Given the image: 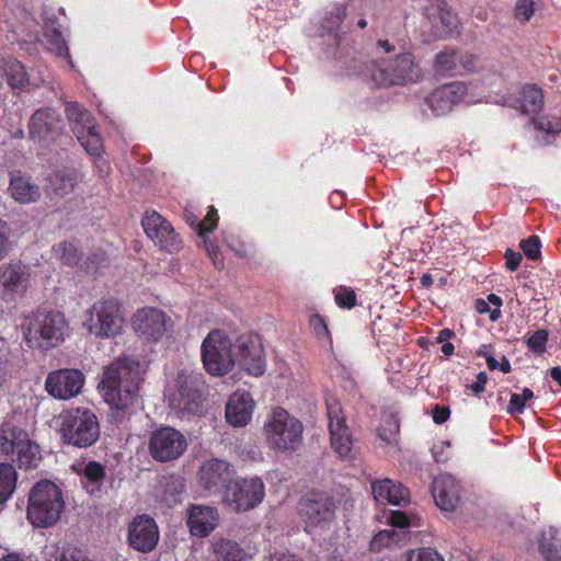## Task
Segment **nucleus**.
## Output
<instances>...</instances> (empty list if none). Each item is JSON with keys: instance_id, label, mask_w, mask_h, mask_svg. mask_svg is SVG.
I'll use <instances>...</instances> for the list:
<instances>
[{"instance_id": "obj_1", "label": "nucleus", "mask_w": 561, "mask_h": 561, "mask_svg": "<svg viewBox=\"0 0 561 561\" xmlns=\"http://www.w3.org/2000/svg\"><path fill=\"white\" fill-rule=\"evenodd\" d=\"M140 363L127 356L118 357L104 367L98 385L105 402L110 405L111 421L118 424L128 415L137 400L140 385Z\"/></svg>"}, {"instance_id": "obj_2", "label": "nucleus", "mask_w": 561, "mask_h": 561, "mask_svg": "<svg viewBox=\"0 0 561 561\" xmlns=\"http://www.w3.org/2000/svg\"><path fill=\"white\" fill-rule=\"evenodd\" d=\"M359 76L374 88H390L419 81L422 71L411 53H402L394 59L365 64Z\"/></svg>"}, {"instance_id": "obj_3", "label": "nucleus", "mask_w": 561, "mask_h": 561, "mask_svg": "<svg viewBox=\"0 0 561 561\" xmlns=\"http://www.w3.org/2000/svg\"><path fill=\"white\" fill-rule=\"evenodd\" d=\"M58 433L66 446L82 449L92 447L101 436L98 415L89 408L77 407L60 413Z\"/></svg>"}, {"instance_id": "obj_4", "label": "nucleus", "mask_w": 561, "mask_h": 561, "mask_svg": "<svg viewBox=\"0 0 561 561\" xmlns=\"http://www.w3.org/2000/svg\"><path fill=\"white\" fill-rule=\"evenodd\" d=\"M207 385L202 373L183 369L175 379V390L170 396L169 407L180 419L190 420L204 412Z\"/></svg>"}, {"instance_id": "obj_5", "label": "nucleus", "mask_w": 561, "mask_h": 561, "mask_svg": "<svg viewBox=\"0 0 561 561\" xmlns=\"http://www.w3.org/2000/svg\"><path fill=\"white\" fill-rule=\"evenodd\" d=\"M82 324L95 339H115L126 327L123 304L112 296L95 300L84 312Z\"/></svg>"}, {"instance_id": "obj_6", "label": "nucleus", "mask_w": 561, "mask_h": 561, "mask_svg": "<svg viewBox=\"0 0 561 561\" xmlns=\"http://www.w3.org/2000/svg\"><path fill=\"white\" fill-rule=\"evenodd\" d=\"M65 508L61 489L49 480L36 482L30 491L27 518L35 527H50L56 524Z\"/></svg>"}, {"instance_id": "obj_7", "label": "nucleus", "mask_w": 561, "mask_h": 561, "mask_svg": "<svg viewBox=\"0 0 561 561\" xmlns=\"http://www.w3.org/2000/svg\"><path fill=\"white\" fill-rule=\"evenodd\" d=\"M68 331L69 324L59 311H50L37 317L27 327L23 325V335L28 346L44 351L59 346Z\"/></svg>"}, {"instance_id": "obj_8", "label": "nucleus", "mask_w": 561, "mask_h": 561, "mask_svg": "<svg viewBox=\"0 0 561 561\" xmlns=\"http://www.w3.org/2000/svg\"><path fill=\"white\" fill-rule=\"evenodd\" d=\"M266 439L271 447L277 451H295L301 445L304 426L285 409L273 410L268 421L264 424Z\"/></svg>"}, {"instance_id": "obj_9", "label": "nucleus", "mask_w": 561, "mask_h": 561, "mask_svg": "<svg viewBox=\"0 0 561 561\" xmlns=\"http://www.w3.org/2000/svg\"><path fill=\"white\" fill-rule=\"evenodd\" d=\"M202 359L207 373L224 376L234 365V343L225 331L211 330L202 343Z\"/></svg>"}, {"instance_id": "obj_10", "label": "nucleus", "mask_w": 561, "mask_h": 561, "mask_svg": "<svg viewBox=\"0 0 561 561\" xmlns=\"http://www.w3.org/2000/svg\"><path fill=\"white\" fill-rule=\"evenodd\" d=\"M335 501L323 491H310L298 503V513L308 533L330 525L335 518Z\"/></svg>"}, {"instance_id": "obj_11", "label": "nucleus", "mask_w": 561, "mask_h": 561, "mask_svg": "<svg viewBox=\"0 0 561 561\" xmlns=\"http://www.w3.org/2000/svg\"><path fill=\"white\" fill-rule=\"evenodd\" d=\"M187 449L185 435L168 425L151 432L148 442L149 455L158 462H171L179 459Z\"/></svg>"}, {"instance_id": "obj_12", "label": "nucleus", "mask_w": 561, "mask_h": 561, "mask_svg": "<svg viewBox=\"0 0 561 561\" xmlns=\"http://www.w3.org/2000/svg\"><path fill=\"white\" fill-rule=\"evenodd\" d=\"M265 496V485L257 478L233 480L222 495L224 502L236 512H247L257 506Z\"/></svg>"}, {"instance_id": "obj_13", "label": "nucleus", "mask_w": 561, "mask_h": 561, "mask_svg": "<svg viewBox=\"0 0 561 561\" xmlns=\"http://www.w3.org/2000/svg\"><path fill=\"white\" fill-rule=\"evenodd\" d=\"M141 226L149 239L161 249L173 253L182 248V239L175 232L171 222L156 210H146L141 218Z\"/></svg>"}, {"instance_id": "obj_14", "label": "nucleus", "mask_w": 561, "mask_h": 561, "mask_svg": "<svg viewBox=\"0 0 561 561\" xmlns=\"http://www.w3.org/2000/svg\"><path fill=\"white\" fill-rule=\"evenodd\" d=\"M327 410L331 446L340 458H351L354 440L351 430L345 423L341 403L334 399L328 400Z\"/></svg>"}, {"instance_id": "obj_15", "label": "nucleus", "mask_w": 561, "mask_h": 561, "mask_svg": "<svg viewBox=\"0 0 561 561\" xmlns=\"http://www.w3.org/2000/svg\"><path fill=\"white\" fill-rule=\"evenodd\" d=\"M27 128L33 141L48 146L62 134L64 121L54 108L43 107L31 116Z\"/></svg>"}, {"instance_id": "obj_16", "label": "nucleus", "mask_w": 561, "mask_h": 561, "mask_svg": "<svg viewBox=\"0 0 561 561\" xmlns=\"http://www.w3.org/2000/svg\"><path fill=\"white\" fill-rule=\"evenodd\" d=\"M159 528L156 520L147 515L135 516L127 528V543L138 552L149 553L159 542Z\"/></svg>"}, {"instance_id": "obj_17", "label": "nucleus", "mask_w": 561, "mask_h": 561, "mask_svg": "<svg viewBox=\"0 0 561 561\" xmlns=\"http://www.w3.org/2000/svg\"><path fill=\"white\" fill-rule=\"evenodd\" d=\"M84 385V375L79 369H58L50 371L45 379V390L58 400L77 397Z\"/></svg>"}, {"instance_id": "obj_18", "label": "nucleus", "mask_w": 561, "mask_h": 561, "mask_svg": "<svg viewBox=\"0 0 561 561\" xmlns=\"http://www.w3.org/2000/svg\"><path fill=\"white\" fill-rule=\"evenodd\" d=\"M255 377L265 371L264 351L256 336L243 334L234 341V363Z\"/></svg>"}, {"instance_id": "obj_19", "label": "nucleus", "mask_w": 561, "mask_h": 561, "mask_svg": "<svg viewBox=\"0 0 561 561\" xmlns=\"http://www.w3.org/2000/svg\"><path fill=\"white\" fill-rule=\"evenodd\" d=\"M30 282L28 267L21 261L0 265V295L5 300L24 295Z\"/></svg>"}, {"instance_id": "obj_20", "label": "nucleus", "mask_w": 561, "mask_h": 561, "mask_svg": "<svg viewBox=\"0 0 561 561\" xmlns=\"http://www.w3.org/2000/svg\"><path fill=\"white\" fill-rule=\"evenodd\" d=\"M198 474L205 490L225 493L233 481L234 470L229 462L211 458L202 465Z\"/></svg>"}, {"instance_id": "obj_21", "label": "nucleus", "mask_w": 561, "mask_h": 561, "mask_svg": "<svg viewBox=\"0 0 561 561\" xmlns=\"http://www.w3.org/2000/svg\"><path fill=\"white\" fill-rule=\"evenodd\" d=\"M467 90V84L460 81L443 84L431 92L426 104L436 116L447 114L465 99Z\"/></svg>"}, {"instance_id": "obj_22", "label": "nucleus", "mask_w": 561, "mask_h": 561, "mask_svg": "<svg viewBox=\"0 0 561 561\" xmlns=\"http://www.w3.org/2000/svg\"><path fill=\"white\" fill-rule=\"evenodd\" d=\"M165 325V313L158 308L145 307L134 316L135 332L148 341H158L164 334Z\"/></svg>"}, {"instance_id": "obj_23", "label": "nucleus", "mask_w": 561, "mask_h": 561, "mask_svg": "<svg viewBox=\"0 0 561 561\" xmlns=\"http://www.w3.org/2000/svg\"><path fill=\"white\" fill-rule=\"evenodd\" d=\"M219 513L214 506L191 504L187 510V527L196 537L208 536L218 525Z\"/></svg>"}, {"instance_id": "obj_24", "label": "nucleus", "mask_w": 561, "mask_h": 561, "mask_svg": "<svg viewBox=\"0 0 561 561\" xmlns=\"http://www.w3.org/2000/svg\"><path fill=\"white\" fill-rule=\"evenodd\" d=\"M432 494L442 511L454 512L460 500V484L451 474H439L433 480Z\"/></svg>"}, {"instance_id": "obj_25", "label": "nucleus", "mask_w": 561, "mask_h": 561, "mask_svg": "<svg viewBox=\"0 0 561 561\" xmlns=\"http://www.w3.org/2000/svg\"><path fill=\"white\" fill-rule=\"evenodd\" d=\"M8 194L20 204L35 203L42 196L39 185L32 180L31 175L21 170L10 172Z\"/></svg>"}, {"instance_id": "obj_26", "label": "nucleus", "mask_w": 561, "mask_h": 561, "mask_svg": "<svg viewBox=\"0 0 561 561\" xmlns=\"http://www.w3.org/2000/svg\"><path fill=\"white\" fill-rule=\"evenodd\" d=\"M254 409V401L251 394L244 390L233 392L226 405V420L233 427L247 425Z\"/></svg>"}, {"instance_id": "obj_27", "label": "nucleus", "mask_w": 561, "mask_h": 561, "mask_svg": "<svg viewBox=\"0 0 561 561\" xmlns=\"http://www.w3.org/2000/svg\"><path fill=\"white\" fill-rule=\"evenodd\" d=\"M371 492L376 502L402 506L409 502V490L391 479L371 482Z\"/></svg>"}, {"instance_id": "obj_28", "label": "nucleus", "mask_w": 561, "mask_h": 561, "mask_svg": "<svg viewBox=\"0 0 561 561\" xmlns=\"http://www.w3.org/2000/svg\"><path fill=\"white\" fill-rule=\"evenodd\" d=\"M27 432L20 426L4 422L0 425V453L9 459H14V453L26 440Z\"/></svg>"}, {"instance_id": "obj_29", "label": "nucleus", "mask_w": 561, "mask_h": 561, "mask_svg": "<svg viewBox=\"0 0 561 561\" xmlns=\"http://www.w3.org/2000/svg\"><path fill=\"white\" fill-rule=\"evenodd\" d=\"M511 105L524 114L537 113L543 106V92L536 84H525Z\"/></svg>"}, {"instance_id": "obj_30", "label": "nucleus", "mask_w": 561, "mask_h": 561, "mask_svg": "<svg viewBox=\"0 0 561 561\" xmlns=\"http://www.w3.org/2000/svg\"><path fill=\"white\" fill-rule=\"evenodd\" d=\"M538 551L545 561H561V533L552 527L542 530L538 538Z\"/></svg>"}, {"instance_id": "obj_31", "label": "nucleus", "mask_w": 561, "mask_h": 561, "mask_svg": "<svg viewBox=\"0 0 561 561\" xmlns=\"http://www.w3.org/2000/svg\"><path fill=\"white\" fill-rule=\"evenodd\" d=\"M81 483L90 494L101 491L106 477L105 466L99 461L90 460L84 465L82 471L78 472Z\"/></svg>"}, {"instance_id": "obj_32", "label": "nucleus", "mask_w": 561, "mask_h": 561, "mask_svg": "<svg viewBox=\"0 0 561 561\" xmlns=\"http://www.w3.org/2000/svg\"><path fill=\"white\" fill-rule=\"evenodd\" d=\"M65 112L75 135L78 133L83 135L82 133L92 130L94 124L92 114L77 102L67 103Z\"/></svg>"}, {"instance_id": "obj_33", "label": "nucleus", "mask_w": 561, "mask_h": 561, "mask_svg": "<svg viewBox=\"0 0 561 561\" xmlns=\"http://www.w3.org/2000/svg\"><path fill=\"white\" fill-rule=\"evenodd\" d=\"M214 561H247L248 553L236 541L219 539L213 545Z\"/></svg>"}, {"instance_id": "obj_34", "label": "nucleus", "mask_w": 561, "mask_h": 561, "mask_svg": "<svg viewBox=\"0 0 561 561\" xmlns=\"http://www.w3.org/2000/svg\"><path fill=\"white\" fill-rule=\"evenodd\" d=\"M10 460L16 462L20 468H36L41 460L38 445L31 442L27 436L26 440L14 453V459Z\"/></svg>"}, {"instance_id": "obj_35", "label": "nucleus", "mask_w": 561, "mask_h": 561, "mask_svg": "<svg viewBox=\"0 0 561 561\" xmlns=\"http://www.w3.org/2000/svg\"><path fill=\"white\" fill-rule=\"evenodd\" d=\"M18 483V472L8 462H0V505L4 504L14 493Z\"/></svg>"}, {"instance_id": "obj_36", "label": "nucleus", "mask_w": 561, "mask_h": 561, "mask_svg": "<svg viewBox=\"0 0 561 561\" xmlns=\"http://www.w3.org/2000/svg\"><path fill=\"white\" fill-rule=\"evenodd\" d=\"M54 192L59 196H65L75 190L77 176L75 171H57L50 179Z\"/></svg>"}, {"instance_id": "obj_37", "label": "nucleus", "mask_w": 561, "mask_h": 561, "mask_svg": "<svg viewBox=\"0 0 561 561\" xmlns=\"http://www.w3.org/2000/svg\"><path fill=\"white\" fill-rule=\"evenodd\" d=\"M404 538V534L392 528L378 531L369 543L373 552H380L383 548H389L392 543H397Z\"/></svg>"}, {"instance_id": "obj_38", "label": "nucleus", "mask_w": 561, "mask_h": 561, "mask_svg": "<svg viewBox=\"0 0 561 561\" xmlns=\"http://www.w3.org/2000/svg\"><path fill=\"white\" fill-rule=\"evenodd\" d=\"M436 67L439 72L450 76L459 75L458 50L446 49L436 56Z\"/></svg>"}, {"instance_id": "obj_39", "label": "nucleus", "mask_w": 561, "mask_h": 561, "mask_svg": "<svg viewBox=\"0 0 561 561\" xmlns=\"http://www.w3.org/2000/svg\"><path fill=\"white\" fill-rule=\"evenodd\" d=\"M434 23L436 26L440 24L439 36L443 38L451 36L458 26L457 16L444 7L438 8V13Z\"/></svg>"}, {"instance_id": "obj_40", "label": "nucleus", "mask_w": 561, "mask_h": 561, "mask_svg": "<svg viewBox=\"0 0 561 561\" xmlns=\"http://www.w3.org/2000/svg\"><path fill=\"white\" fill-rule=\"evenodd\" d=\"M5 76L9 85L13 89L22 88L28 81L23 65L15 59L8 61L5 68Z\"/></svg>"}, {"instance_id": "obj_41", "label": "nucleus", "mask_w": 561, "mask_h": 561, "mask_svg": "<svg viewBox=\"0 0 561 561\" xmlns=\"http://www.w3.org/2000/svg\"><path fill=\"white\" fill-rule=\"evenodd\" d=\"M78 133L76 136L80 144L84 147L87 152L91 156H100L102 151V139L99 133L96 131L95 124H93L92 130H87L84 133Z\"/></svg>"}, {"instance_id": "obj_42", "label": "nucleus", "mask_w": 561, "mask_h": 561, "mask_svg": "<svg viewBox=\"0 0 561 561\" xmlns=\"http://www.w3.org/2000/svg\"><path fill=\"white\" fill-rule=\"evenodd\" d=\"M534 399V392L529 388H524L520 394L511 393V400L506 407V412L511 415L522 414L525 410L526 402Z\"/></svg>"}, {"instance_id": "obj_43", "label": "nucleus", "mask_w": 561, "mask_h": 561, "mask_svg": "<svg viewBox=\"0 0 561 561\" xmlns=\"http://www.w3.org/2000/svg\"><path fill=\"white\" fill-rule=\"evenodd\" d=\"M55 251L59 254L61 262L68 266H75L79 263L82 254L71 242H61Z\"/></svg>"}, {"instance_id": "obj_44", "label": "nucleus", "mask_w": 561, "mask_h": 561, "mask_svg": "<svg viewBox=\"0 0 561 561\" xmlns=\"http://www.w3.org/2000/svg\"><path fill=\"white\" fill-rule=\"evenodd\" d=\"M309 327L318 340L332 343L331 332L322 316L318 313L311 314L309 318Z\"/></svg>"}, {"instance_id": "obj_45", "label": "nucleus", "mask_w": 561, "mask_h": 561, "mask_svg": "<svg viewBox=\"0 0 561 561\" xmlns=\"http://www.w3.org/2000/svg\"><path fill=\"white\" fill-rule=\"evenodd\" d=\"M548 331L545 329L537 330L528 336L526 345L529 351L537 355H541L547 351Z\"/></svg>"}, {"instance_id": "obj_46", "label": "nucleus", "mask_w": 561, "mask_h": 561, "mask_svg": "<svg viewBox=\"0 0 561 561\" xmlns=\"http://www.w3.org/2000/svg\"><path fill=\"white\" fill-rule=\"evenodd\" d=\"M218 220L219 216L217 209L213 205L209 206L205 218L197 224L198 236L205 238L206 234L213 232L218 226Z\"/></svg>"}, {"instance_id": "obj_47", "label": "nucleus", "mask_w": 561, "mask_h": 561, "mask_svg": "<svg viewBox=\"0 0 561 561\" xmlns=\"http://www.w3.org/2000/svg\"><path fill=\"white\" fill-rule=\"evenodd\" d=\"M335 304L342 309H352L356 306V293L348 287L341 286L335 291Z\"/></svg>"}, {"instance_id": "obj_48", "label": "nucleus", "mask_w": 561, "mask_h": 561, "mask_svg": "<svg viewBox=\"0 0 561 561\" xmlns=\"http://www.w3.org/2000/svg\"><path fill=\"white\" fill-rule=\"evenodd\" d=\"M519 247L529 260H537L541 255V241L536 234L522 240Z\"/></svg>"}, {"instance_id": "obj_49", "label": "nucleus", "mask_w": 561, "mask_h": 561, "mask_svg": "<svg viewBox=\"0 0 561 561\" xmlns=\"http://www.w3.org/2000/svg\"><path fill=\"white\" fill-rule=\"evenodd\" d=\"M533 124L536 129L540 131H545L547 134H558L561 133V127L559 125V118H550L548 116H539L533 118Z\"/></svg>"}, {"instance_id": "obj_50", "label": "nucleus", "mask_w": 561, "mask_h": 561, "mask_svg": "<svg viewBox=\"0 0 561 561\" xmlns=\"http://www.w3.org/2000/svg\"><path fill=\"white\" fill-rule=\"evenodd\" d=\"M535 12V3L533 0H517L514 16L518 21L526 23L528 22Z\"/></svg>"}, {"instance_id": "obj_51", "label": "nucleus", "mask_w": 561, "mask_h": 561, "mask_svg": "<svg viewBox=\"0 0 561 561\" xmlns=\"http://www.w3.org/2000/svg\"><path fill=\"white\" fill-rule=\"evenodd\" d=\"M399 433V424L393 420H388L378 428V436L387 444H391L396 440V436Z\"/></svg>"}, {"instance_id": "obj_52", "label": "nucleus", "mask_w": 561, "mask_h": 561, "mask_svg": "<svg viewBox=\"0 0 561 561\" xmlns=\"http://www.w3.org/2000/svg\"><path fill=\"white\" fill-rule=\"evenodd\" d=\"M345 18L346 8L344 5H336L330 11L329 16L327 18V23L330 25L325 27L329 31H333L341 25Z\"/></svg>"}, {"instance_id": "obj_53", "label": "nucleus", "mask_w": 561, "mask_h": 561, "mask_svg": "<svg viewBox=\"0 0 561 561\" xmlns=\"http://www.w3.org/2000/svg\"><path fill=\"white\" fill-rule=\"evenodd\" d=\"M459 75L463 72H472L476 70L477 57L470 53H461L458 50Z\"/></svg>"}, {"instance_id": "obj_54", "label": "nucleus", "mask_w": 561, "mask_h": 561, "mask_svg": "<svg viewBox=\"0 0 561 561\" xmlns=\"http://www.w3.org/2000/svg\"><path fill=\"white\" fill-rule=\"evenodd\" d=\"M414 551H409L405 561H413ZM416 561H444L440 554L431 548H423L416 554Z\"/></svg>"}, {"instance_id": "obj_55", "label": "nucleus", "mask_w": 561, "mask_h": 561, "mask_svg": "<svg viewBox=\"0 0 561 561\" xmlns=\"http://www.w3.org/2000/svg\"><path fill=\"white\" fill-rule=\"evenodd\" d=\"M10 231L8 222L0 218V261L8 254Z\"/></svg>"}, {"instance_id": "obj_56", "label": "nucleus", "mask_w": 561, "mask_h": 561, "mask_svg": "<svg viewBox=\"0 0 561 561\" xmlns=\"http://www.w3.org/2000/svg\"><path fill=\"white\" fill-rule=\"evenodd\" d=\"M388 523L392 527L404 529L410 526V519L408 515L402 511H393L388 517Z\"/></svg>"}, {"instance_id": "obj_57", "label": "nucleus", "mask_w": 561, "mask_h": 561, "mask_svg": "<svg viewBox=\"0 0 561 561\" xmlns=\"http://www.w3.org/2000/svg\"><path fill=\"white\" fill-rule=\"evenodd\" d=\"M504 259L506 268L511 272H514L518 268L523 256L519 252H516L508 248L504 253Z\"/></svg>"}, {"instance_id": "obj_58", "label": "nucleus", "mask_w": 561, "mask_h": 561, "mask_svg": "<svg viewBox=\"0 0 561 561\" xmlns=\"http://www.w3.org/2000/svg\"><path fill=\"white\" fill-rule=\"evenodd\" d=\"M204 243H205L206 250L208 252V255L210 256V259L214 262L215 267L218 270L224 267V257L219 251V248L215 243L208 242L207 240H204Z\"/></svg>"}, {"instance_id": "obj_59", "label": "nucleus", "mask_w": 561, "mask_h": 561, "mask_svg": "<svg viewBox=\"0 0 561 561\" xmlns=\"http://www.w3.org/2000/svg\"><path fill=\"white\" fill-rule=\"evenodd\" d=\"M488 374L485 371H480L477 375L476 381L469 386V389L473 392V394L479 396L485 390V385L488 382Z\"/></svg>"}, {"instance_id": "obj_60", "label": "nucleus", "mask_w": 561, "mask_h": 561, "mask_svg": "<svg viewBox=\"0 0 561 561\" xmlns=\"http://www.w3.org/2000/svg\"><path fill=\"white\" fill-rule=\"evenodd\" d=\"M486 301L489 302V305L491 304V305L495 306V308L492 309V311H491L490 320L497 321L501 318L500 307L502 306V298L500 296H497L496 294H489Z\"/></svg>"}, {"instance_id": "obj_61", "label": "nucleus", "mask_w": 561, "mask_h": 561, "mask_svg": "<svg viewBox=\"0 0 561 561\" xmlns=\"http://www.w3.org/2000/svg\"><path fill=\"white\" fill-rule=\"evenodd\" d=\"M450 415L449 408L436 404L433 410V421L436 424L445 423Z\"/></svg>"}, {"instance_id": "obj_62", "label": "nucleus", "mask_w": 561, "mask_h": 561, "mask_svg": "<svg viewBox=\"0 0 561 561\" xmlns=\"http://www.w3.org/2000/svg\"><path fill=\"white\" fill-rule=\"evenodd\" d=\"M265 561H302L301 559H298L296 556L286 553V552H278L275 551L271 553Z\"/></svg>"}, {"instance_id": "obj_63", "label": "nucleus", "mask_w": 561, "mask_h": 561, "mask_svg": "<svg viewBox=\"0 0 561 561\" xmlns=\"http://www.w3.org/2000/svg\"><path fill=\"white\" fill-rule=\"evenodd\" d=\"M56 54L59 57H70L68 46L66 42L62 39L60 33H56Z\"/></svg>"}, {"instance_id": "obj_64", "label": "nucleus", "mask_w": 561, "mask_h": 561, "mask_svg": "<svg viewBox=\"0 0 561 561\" xmlns=\"http://www.w3.org/2000/svg\"><path fill=\"white\" fill-rule=\"evenodd\" d=\"M476 355L478 357L488 358V356L494 355V347L491 344H482L480 347L476 351Z\"/></svg>"}]
</instances>
